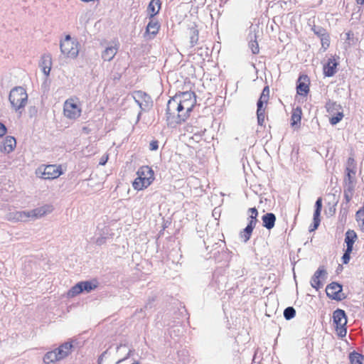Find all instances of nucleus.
<instances>
[{"instance_id":"19","label":"nucleus","mask_w":364,"mask_h":364,"mask_svg":"<svg viewBox=\"0 0 364 364\" xmlns=\"http://www.w3.org/2000/svg\"><path fill=\"white\" fill-rule=\"evenodd\" d=\"M16 144V141L14 137L8 136L5 138L4 142L0 146L1 151L10 153L14 150Z\"/></svg>"},{"instance_id":"4","label":"nucleus","mask_w":364,"mask_h":364,"mask_svg":"<svg viewBox=\"0 0 364 364\" xmlns=\"http://www.w3.org/2000/svg\"><path fill=\"white\" fill-rule=\"evenodd\" d=\"M62 174V168L57 164L42 165L36 170V176L45 180L55 179Z\"/></svg>"},{"instance_id":"13","label":"nucleus","mask_w":364,"mask_h":364,"mask_svg":"<svg viewBox=\"0 0 364 364\" xmlns=\"http://www.w3.org/2000/svg\"><path fill=\"white\" fill-rule=\"evenodd\" d=\"M54 210V207L51 204H45L31 210L33 219L40 218L50 214Z\"/></svg>"},{"instance_id":"48","label":"nucleus","mask_w":364,"mask_h":364,"mask_svg":"<svg viewBox=\"0 0 364 364\" xmlns=\"http://www.w3.org/2000/svg\"><path fill=\"white\" fill-rule=\"evenodd\" d=\"M258 124L262 126L264 123L265 116H257Z\"/></svg>"},{"instance_id":"32","label":"nucleus","mask_w":364,"mask_h":364,"mask_svg":"<svg viewBox=\"0 0 364 364\" xmlns=\"http://www.w3.org/2000/svg\"><path fill=\"white\" fill-rule=\"evenodd\" d=\"M347 176H348V185H353V178L355 175L356 171L354 169L353 166V163H350L347 166Z\"/></svg>"},{"instance_id":"53","label":"nucleus","mask_w":364,"mask_h":364,"mask_svg":"<svg viewBox=\"0 0 364 364\" xmlns=\"http://www.w3.org/2000/svg\"><path fill=\"white\" fill-rule=\"evenodd\" d=\"M125 348H126V347H125V346H120V347L119 348V350H121V349H125Z\"/></svg>"},{"instance_id":"31","label":"nucleus","mask_w":364,"mask_h":364,"mask_svg":"<svg viewBox=\"0 0 364 364\" xmlns=\"http://www.w3.org/2000/svg\"><path fill=\"white\" fill-rule=\"evenodd\" d=\"M30 219H33L31 210L30 211H18V222H26Z\"/></svg>"},{"instance_id":"7","label":"nucleus","mask_w":364,"mask_h":364,"mask_svg":"<svg viewBox=\"0 0 364 364\" xmlns=\"http://www.w3.org/2000/svg\"><path fill=\"white\" fill-rule=\"evenodd\" d=\"M60 48L61 53L68 58H75L79 53L78 43L73 40L69 35L60 42Z\"/></svg>"},{"instance_id":"47","label":"nucleus","mask_w":364,"mask_h":364,"mask_svg":"<svg viewBox=\"0 0 364 364\" xmlns=\"http://www.w3.org/2000/svg\"><path fill=\"white\" fill-rule=\"evenodd\" d=\"M315 206H316V209L321 210V208H322V199L321 198L317 199V200L316 202V204H315Z\"/></svg>"},{"instance_id":"28","label":"nucleus","mask_w":364,"mask_h":364,"mask_svg":"<svg viewBox=\"0 0 364 364\" xmlns=\"http://www.w3.org/2000/svg\"><path fill=\"white\" fill-rule=\"evenodd\" d=\"M321 210L316 209L314 213V218H313V225L310 226L309 231L313 232L315 230L318 228L319 226L321 219H320V215H321Z\"/></svg>"},{"instance_id":"16","label":"nucleus","mask_w":364,"mask_h":364,"mask_svg":"<svg viewBox=\"0 0 364 364\" xmlns=\"http://www.w3.org/2000/svg\"><path fill=\"white\" fill-rule=\"evenodd\" d=\"M338 63L333 58L328 60V63L323 66V74L326 77H331L336 73Z\"/></svg>"},{"instance_id":"35","label":"nucleus","mask_w":364,"mask_h":364,"mask_svg":"<svg viewBox=\"0 0 364 364\" xmlns=\"http://www.w3.org/2000/svg\"><path fill=\"white\" fill-rule=\"evenodd\" d=\"M296 311L294 308L288 307L284 311V316L286 319L289 320L294 317Z\"/></svg>"},{"instance_id":"9","label":"nucleus","mask_w":364,"mask_h":364,"mask_svg":"<svg viewBox=\"0 0 364 364\" xmlns=\"http://www.w3.org/2000/svg\"><path fill=\"white\" fill-rule=\"evenodd\" d=\"M64 115L69 119H77L80 116L81 108L77 99H68L63 106Z\"/></svg>"},{"instance_id":"25","label":"nucleus","mask_w":364,"mask_h":364,"mask_svg":"<svg viewBox=\"0 0 364 364\" xmlns=\"http://www.w3.org/2000/svg\"><path fill=\"white\" fill-rule=\"evenodd\" d=\"M257 36L255 33L249 34V47L253 54H257L259 52V44L256 40Z\"/></svg>"},{"instance_id":"6","label":"nucleus","mask_w":364,"mask_h":364,"mask_svg":"<svg viewBox=\"0 0 364 364\" xmlns=\"http://www.w3.org/2000/svg\"><path fill=\"white\" fill-rule=\"evenodd\" d=\"M179 103L180 100L178 94L171 98L167 103L166 117L167 120L169 121L170 123L180 124L182 122H178V117L181 113Z\"/></svg>"},{"instance_id":"20","label":"nucleus","mask_w":364,"mask_h":364,"mask_svg":"<svg viewBox=\"0 0 364 364\" xmlns=\"http://www.w3.org/2000/svg\"><path fill=\"white\" fill-rule=\"evenodd\" d=\"M357 238V235L354 230H349L346 232L345 243L346 244V250H348V252L353 251V246Z\"/></svg>"},{"instance_id":"5","label":"nucleus","mask_w":364,"mask_h":364,"mask_svg":"<svg viewBox=\"0 0 364 364\" xmlns=\"http://www.w3.org/2000/svg\"><path fill=\"white\" fill-rule=\"evenodd\" d=\"M98 282L96 280L83 281L77 283L66 293V297L71 299L81 293H89L97 287Z\"/></svg>"},{"instance_id":"41","label":"nucleus","mask_w":364,"mask_h":364,"mask_svg":"<svg viewBox=\"0 0 364 364\" xmlns=\"http://www.w3.org/2000/svg\"><path fill=\"white\" fill-rule=\"evenodd\" d=\"M257 116H265V105H257Z\"/></svg>"},{"instance_id":"36","label":"nucleus","mask_w":364,"mask_h":364,"mask_svg":"<svg viewBox=\"0 0 364 364\" xmlns=\"http://www.w3.org/2000/svg\"><path fill=\"white\" fill-rule=\"evenodd\" d=\"M312 30L314 33L318 36L320 38L327 34L326 31L320 26H314Z\"/></svg>"},{"instance_id":"21","label":"nucleus","mask_w":364,"mask_h":364,"mask_svg":"<svg viewBox=\"0 0 364 364\" xmlns=\"http://www.w3.org/2000/svg\"><path fill=\"white\" fill-rule=\"evenodd\" d=\"M43 360L45 364H54L55 363L61 360L57 353V350L55 349L53 350L47 352L44 355Z\"/></svg>"},{"instance_id":"50","label":"nucleus","mask_w":364,"mask_h":364,"mask_svg":"<svg viewBox=\"0 0 364 364\" xmlns=\"http://www.w3.org/2000/svg\"><path fill=\"white\" fill-rule=\"evenodd\" d=\"M106 162H107V161H100L99 164V166H105Z\"/></svg>"},{"instance_id":"49","label":"nucleus","mask_w":364,"mask_h":364,"mask_svg":"<svg viewBox=\"0 0 364 364\" xmlns=\"http://www.w3.org/2000/svg\"><path fill=\"white\" fill-rule=\"evenodd\" d=\"M358 4L363 5L364 4V0H355Z\"/></svg>"},{"instance_id":"27","label":"nucleus","mask_w":364,"mask_h":364,"mask_svg":"<svg viewBox=\"0 0 364 364\" xmlns=\"http://www.w3.org/2000/svg\"><path fill=\"white\" fill-rule=\"evenodd\" d=\"M269 88L268 86L264 87L262 94L259 97V100L257 101V105H267L269 100Z\"/></svg>"},{"instance_id":"1","label":"nucleus","mask_w":364,"mask_h":364,"mask_svg":"<svg viewBox=\"0 0 364 364\" xmlns=\"http://www.w3.org/2000/svg\"><path fill=\"white\" fill-rule=\"evenodd\" d=\"M180 100L181 113L178 117V122H184L189 116L196 103L195 93L193 92H183L178 94Z\"/></svg>"},{"instance_id":"44","label":"nucleus","mask_w":364,"mask_h":364,"mask_svg":"<svg viewBox=\"0 0 364 364\" xmlns=\"http://www.w3.org/2000/svg\"><path fill=\"white\" fill-rule=\"evenodd\" d=\"M159 148V141L157 140H152L149 144V149L151 151L157 150Z\"/></svg>"},{"instance_id":"37","label":"nucleus","mask_w":364,"mask_h":364,"mask_svg":"<svg viewBox=\"0 0 364 364\" xmlns=\"http://www.w3.org/2000/svg\"><path fill=\"white\" fill-rule=\"evenodd\" d=\"M252 232V230L245 228V230L240 232V237L246 242L250 238Z\"/></svg>"},{"instance_id":"42","label":"nucleus","mask_w":364,"mask_h":364,"mask_svg":"<svg viewBox=\"0 0 364 364\" xmlns=\"http://www.w3.org/2000/svg\"><path fill=\"white\" fill-rule=\"evenodd\" d=\"M352 252H348V250H346L345 253L342 257L343 262L344 264H348L350 259V254Z\"/></svg>"},{"instance_id":"14","label":"nucleus","mask_w":364,"mask_h":364,"mask_svg":"<svg viewBox=\"0 0 364 364\" xmlns=\"http://www.w3.org/2000/svg\"><path fill=\"white\" fill-rule=\"evenodd\" d=\"M309 79L307 75H301L297 82L296 90L300 95H306L309 91Z\"/></svg>"},{"instance_id":"51","label":"nucleus","mask_w":364,"mask_h":364,"mask_svg":"<svg viewBox=\"0 0 364 364\" xmlns=\"http://www.w3.org/2000/svg\"><path fill=\"white\" fill-rule=\"evenodd\" d=\"M140 117H141V112H139L138 115H137V118H136V122H138L140 119Z\"/></svg>"},{"instance_id":"3","label":"nucleus","mask_w":364,"mask_h":364,"mask_svg":"<svg viewBox=\"0 0 364 364\" xmlns=\"http://www.w3.org/2000/svg\"><path fill=\"white\" fill-rule=\"evenodd\" d=\"M9 100L12 107L17 111L26 105L28 95L23 87H15L10 91Z\"/></svg>"},{"instance_id":"54","label":"nucleus","mask_w":364,"mask_h":364,"mask_svg":"<svg viewBox=\"0 0 364 364\" xmlns=\"http://www.w3.org/2000/svg\"><path fill=\"white\" fill-rule=\"evenodd\" d=\"M105 159H108V155H106Z\"/></svg>"},{"instance_id":"45","label":"nucleus","mask_w":364,"mask_h":364,"mask_svg":"<svg viewBox=\"0 0 364 364\" xmlns=\"http://www.w3.org/2000/svg\"><path fill=\"white\" fill-rule=\"evenodd\" d=\"M250 213V219L253 218L255 219L257 217L258 212L257 210L255 208H252L249 209Z\"/></svg>"},{"instance_id":"18","label":"nucleus","mask_w":364,"mask_h":364,"mask_svg":"<svg viewBox=\"0 0 364 364\" xmlns=\"http://www.w3.org/2000/svg\"><path fill=\"white\" fill-rule=\"evenodd\" d=\"M118 50V46L117 43L107 47L105 50L102 53V58L105 61L112 60Z\"/></svg>"},{"instance_id":"17","label":"nucleus","mask_w":364,"mask_h":364,"mask_svg":"<svg viewBox=\"0 0 364 364\" xmlns=\"http://www.w3.org/2000/svg\"><path fill=\"white\" fill-rule=\"evenodd\" d=\"M73 348V344L71 342H65L63 344H61L58 348H55L57 350V353L60 358V360H63L68 357Z\"/></svg>"},{"instance_id":"2","label":"nucleus","mask_w":364,"mask_h":364,"mask_svg":"<svg viewBox=\"0 0 364 364\" xmlns=\"http://www.w3.org/2000/svg\"><path fill=\"white\" fill-rule=\"evenodd\" d=\"M136 174L137 177L132 183L133 188L136 191H141L146 188L154 180V171L149 166L141 167Z\"/></svg>"},{"instance_id":"26","label":"nucleus","mask_w":364,"mask_h":364,"mask_svg":"<svg viewBox=\"0 0 364 364\" xmlns=\"http://www.w3.org/2000/svg\"><path fill=\"white\" fill-rule=\"evenodd\" d=\"M159 28L160 26L158 21L151 19L146 26V33L148 34H151L154 36L158 33Z\"/></svg>"},{"instance_id":"10","label":"nucleus","mask_w":364,"mask_h":364,"mask_svg":"<svg viewBox=\"0 0 364 364\" xmlns=\"http://www.w3.org/2000/svg\"><path fill=\"white\" fill-rule=\"evenodd\" d=\"M133 98L141 111H145L151 106V97L141 90L135 91L133 93Z\"/></svg>"},{"instance_id":"15","label":"nucleus","mask_w":364,"mask_h":364,"mask_svg":"<svg viewBox=\"0 0 364 364\" xmlns=\"http://www.w3.org/2000/svg\"><path fill=\"white\" fill-rule=\"evenodd\" d=\"M39 66L41 68L43 73L48 76L52 66V58L50 54H44L42 55Z\"/></svg>"},{"instance_id":"12","label":"nucleus","mask_w":364,"mask_h":364,"mask_svg":"<svg viewBox=\"0 0 364 364\" xmlns=\"http://www.w3.org/2000/svg\"><path fill=\"white\" fill-rule=\"evenodd\" d=\"M326 291L327 296L333 299L341 300L344 298L342 293V286L338 283L333 282L328 284Z\"/></svg>"},{"instance_id":"8","label":"nucleus","mask_w":364,"mask_h":364,"mask_svg":"<svg viewBox=\"0 0 364 364\" xmlns=\"http://www.w3.org/2000/svg\"><path fill=\"white\" fill-rule=\"evenodd\" d=\"M333 322L336 325V331L339 337H344L346 335L347 318L343 310L337 309L333 314Z\"/></svg>"},{"instance_id":"43","label":"nucleus","mask_w":364,"mask_h":364,"mask_svg":"<svg viewBox=\"0 0 364 364\" xmlns=\"http://www.w3.org/2000/svg\"><path fill=\"white\" fill-rule=\"evenodd\" d=\"M257 222V218H255V219H253V218L250 219L247 226L246 227V228H247V229H249V230L252 231L253 229L255 228V225H256Z\"/></svg>"},{"instance_id":"24","label":"nucleus","mask_w":364,"mask_h":364,"mask_svg":"<svg viewBox=\"0 0 364 364\" xmlns=\"http://www.w3.org/2000/svg\"><path fill=\"white\" fill-rule=\"evenodd\" d=\"M161 8V1L159 0H151L148 6V11L150 13V17L152 18L156 15Z\"/></svg>"},{"instance_id":"34","label":"nucleus","mask_w":364,"mask_h":364,"mask_svg":"<svg viewBox=\"0 0 364 364\" xmlns=\"http://www.w3.org/2000/svg\"><path fill=\"white\" fill-rule=\"evenodd\" d=\"M343 117V111H340L337 114L331 117L329 122L332 125H336L342 120Z\"/></svg>"},{"instance_id":"46","label":"nucleus","mask_w":364,"mask_h":364,"mask_svg":"<svg viewBox=\"0 0 364 364\" xmlns=\"http://www.w3.org/2000/svg\"><path fill=\"white\" fill-rule=\"evenodd\" d=\"M6 131H7V129H6V126L4 124H2L1 122H0V137L5 135L6 133Z\"/></svg>"},{"instance_id":"22","label":"nucleus","mask_w":364,"mask_h":364,"mask_svg":"<svg viewBox=\"0 0 364 364\" xmlns=\"http://www.w3.org/2000/svg\"><path fill=\"white\" fill-rule=\"evenodd\" d=\"M326 109L327 112L332 117L337 114L340 111H343V107L340 104L336 102L329 100L326 104Z\"/></svg>"},{"instance_id":"23","label":"nucleus","mask_w":364,"mask_h":364,"mask_svg":"<svg viewBox=\"0 0 364 364\" xmlns=\"http://www.w3.org/2000/svg\"><path fill=\"white\" fill-rule=\"evenodd\" d=\"M263 226L268 230H271L274 227L276 217L273 213H267L262 216Z\"/></svg>"},{"instance_id":"30","label":"nucleus","mask_w":364,"mask_h":364,"mask_svg":"<svg viewBox=\"0 0 364 364\" xmlns=\"http://www.w3.org/2000/svg\"><path fill=\"white\" fill-rule=\"evenodd\" d=\"M349 359L351 364H363L364 356L358 353L353 352L350 354Z\"/></svg>"},{"instance_id":"11","label":"nucleus","mask_w":364,"mask_h":364,"mask_svg":"<svg viewBox=\"0 0 364 364\" xmlns=\"http://www.w3.org/2000/svg\"><path fill=\"white\" fill-rule=\"evenodd\" d=\"M327 272L323 267H319L311 279V285L316 290L321 289L323 286V282L326 279Z\"/></svg>"},{"instance_id":"40","label":"nucleus","mask_w":364,"mask_h":364,"mask_svg":"<svg viewBox=\"0 0 364 364\" xmlns=\"http://www.w3.org/2000/svg\"><path fill=\"white\" fill-rule=\"evenodd\" d=\"M7 218L9 220L12 221V222H18L17 220H18V211L10 213L8 215Z\"/></svg>"},{"instance_id":"38","label":"nucleus","mask_w":364,"mask_h":364,"mask_svg":"<svg viewBox=\"0 0 364 364\" xmlns=\"http://www.w3.org/2000/svg\"><path fill=\"white\" fill-rule=\"evenodd\" d=\"M322 47L326 50L329 46L330 38L328 34H326L324 36L321 38Z\"/></svg>"},{"instance_id":"39","label":"nucleus","mask_w":364,"mask_h":364,"mask_svg":"<svg viewBox=\"0 0 364 364\" xmlns=\"http://www.w3.org/2000/svg\"><path fill=\"white\" fill-rule=\"evenodd\" d=\"M353 188V185H348L347 189L345 190V197L346 198L348 201H349L351 198Z\"/></svg>"},{"instance_id":"29","label":"nucleus","mask_w":364,"mask_h":364,"mask_svg":"<svg viewBox=\"0 0 364 364\" xmlns=\"http://www.w3.org/2000/svg\"><path fill=\"white\" fill-rule=\"evenodd\" d=\"M191 46L193 47L198 41V30L196 27H192L189 31Z\"/></svg>"},{"instance_id":"33","label":"nucleus","mask_w":364,"mask_h":364,"mask_svg":"<svg viewBox=\"0 0 364 364\" xmlns=\"http://www.w3.org/2000/svg\"><path fill=\"white\" fill-rule=\"evenodd\" d=\"M301 110L300 108L297 107L296 109H294L293 113L291 114V125L292 126H294L301 122Z\"/></svg>"},{"instance_id":"52","label":"nucleus","mask_w":364,"mask_h":364,"mask_svg":"<svg viewBox=\"0 0 364 364\" xmlns=\"http://www.w3.org/2000/svg\"><path fill=\"white\" fill-rule=\"evenodd\" d=\"M346 36H347V38H348V39H350V33H346Z\"/></svg>"}]
</instances>
